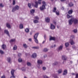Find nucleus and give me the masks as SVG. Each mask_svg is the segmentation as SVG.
Segmentation results:
<instances>
[{"label":"nucleus","instance_id":"1","mask_svg":"<svg viewBox=\"0 0 78 78\" xmlns=\"http://www.w3.org/2000/svg\"><path fill=\"white\" fill-rule=\"evenodd\" d=\"M74 22V24H76L78 23V20L76 18H72L69 20V25H71L72 24V23Z\"/></svg>","mask_w":78,"mask_h":78},{"label":"nucleus","instance_id":"2","mask_svg":"<svg viewBox=\"0 0 78 78\" xmlns=\"http://www.w3.org/2000/svg\"><path fill=\"white\" fill-rule=\"evenodd\" d=\"M43 5L42 6L40 7V9L41 11H43L44 9H46L45 8V6H47V4H46V2L45 1H43L42 2Z\"/></svg>","mask_w":78,"mask_h":78},{"label":"nucleus","instance_id":"3","mask_svg":"<svg viewBox=\"0 0 78 78\" xmlns=\"http://www.w3.org/2000/svg\"><path fill=\"white\" fill-rule=\"evenodd\" d=\"M39 35V33H37L34 36V41L36 44H38L39 43V41H38V40L37 39V37Z\"/></svg>","mask_w":78,"mask_h":78},{"label":"nucleus","instance_id":"4","mask_svg":"<svg viewBox=\"0 0 78 78\" xmlns=\"http://www.w3.org/2000/svg\"><path fill=\"white\" fill-rule=\"evenodd\" d=\"M19 6L18 5H16L15 7L12 8V12H14L16 10H19Z\"/></svg>","mask_w":78,"mask_h":78},{"label":"nucleus","instance_id":"5","mask_svg":"<svg viewBox=\"0 0 78 78\" xmlns=\"http://www.w3.org/2000/svg\"><path fill=\"white\" fill-rule=\"evenodd\" d=\"M49 41H55L56 40V38L55 37H52L51 36H49Z\"/></svg>","mask_w":78,"mask_h":78},{"label":"nucleus","instance_id":"6","mask_svg":"<svg viewBox=\"0 0 78 78\" xmlns=\"http://www.w3.org/2000/svg\"><path fill=\"white\" fill-rule=\"evenodd\" d=\"M63 46H60L57 48V50L58 51H61L62 50Z\"/></svg>","mask_w":78,"mask_h":78},{"label":"nucleus","instance_id":"7","mask_svg":"<svg viewBox=\"0 0 78 78\" xmlns=\"http://www.w3.org/2000/svg\"><path fill=\"white\" fill-rule=\"evenodd\" d=\"M7 61L9 62L11 64V58L10 57H8L7 58Z\"/></svg>","mask_w":78,"mask_h":78},{"label":"nucleus","instance_id":"8","mask_svg":"<svg viewBox=\"0 0 78 78\" xmlns=\"http://www.w3.org/2000/svg\"><path fill=\"white\" fill-rule=\"evenodd\" d=\"M50 20V18L49 17H47L45 18V21L47 23H49Z\"/></svg>","mask_w":78,"mask_h":78},{"label":"nucleus","instance_id":"9","mask_svg":"<svg viewBox=\"0 0 78 78\" xmlns=\"http://www.w3.org/2000/svg\"><path fill=\"white\" fill-rule=\"evenodd\" d=\"M51 30H54V29H55V26L53 24H51Z\"/></svg>","mask_w":78,"mask_h":78},{"label":"nucleus","instance_id":"10","mask_svg":"<svg viewBox=\"0 0 78 78\" xmlns=\"http://www.w3.org/2000/svg\"><path fill=\"white\" fill-rule=\"evenodd\" d=\"M67 74V70L66 69H65L64 70V72L63 73V75H66Z\"/></svg>","mask_w":78,"mask_h":78},{"label":"nucleus","instance_id":"11","mask_svg":"<svg viewBox=\"0 0 78 78\" xmlns=\"http://www.w3.org/2000/svg\"><path fill=\"white\" fill-rule=\"evenodd\" d=\"M5 33V34H6L9 37L10 36V35H9V31H8L7 30H5L4 31Z\"/></svg>","mask_w":78,"mask_h":78},{"label":"nucleus","instance_id":"12","mask_svg":"<svg viewBox=\"0 0 78 78\" xmlns=\"http://www.w3.org/2000/svg\"><path fill=\"white\" fill-rule=\"evenodd\" d=\"M37 62L38 64H42V61L41 60H38Z\"/></svg>","mask_w":78,"mask_h":78},{"label":"nucleus","instance_id":"13","mask_svg":"<svg viewBox=\"0 0 78 78\" xmlns=\"http://www.w3.org/2000/svg\"><path fill=\"white\" fill-rule=\"evenodd\" d=\"M62 58L63 60H65V61H66V60H67V57L66 56V55H64L62 56Z\"/></svg>","mask_w":78,"mask_h":78},{"label":"nucleus","instance_id":"14","mask_svg":"<svg viewBox=\"0 0 78 78\" xmlns=\"http://www.w3.org/2000/svg\"><path fill=\"white\" fill-rule=\"evenodd\" d=\"M2 48L3 50H5L6 48V45L5 44H3L2 45Z\"/></svg>","mask_w":78,"mask_h":78},{"label":"nucleus","instance_id":"15","mask_svg":"<svg viewBox=\"0 0 78 78\" xmlns=\"http://www.w3.org/2000/svg\"><path fill=\"white\" fill-rule=\"evenodd\" d=\"M35 5H34V7L35 8H37V7L38 6V3H37V2H35Z\"/></svg>","mask_w":78,"mask_h":78},{"label":"nucleus","instance_id":"16","mask_svg":"<svg viewBox=\"0 0 78 78\" xmlns=\"http://www.w3.org/2000/svg\"><path fill=\"white\" fill-rule=\"evenodd\" d=\"M32 58H35L37 57V55H36V53H34L32 55Z\"/></svg>","mask_w":78,"mask_h":78},{"label":"nucleus","instance_id":"17","mask_svg":"<svg viewBox=\"0 0 78 78\" xmlns=\"http://www.w3.org/2000/svg\"><path fill=\"white\" fill-rule=\"evenodd\" d=\"M70 43L71 44V45H74L75 43L73 41V39L70 40Z\"/></svg>","mask_w":78,"mask_h":78},{"label":"nucleus","instance_id":"18","mask_svg":"<svg viewBox=\"0 0 78 78\" xmlns=\"http://www.w3.org/2000/svg\"><path fill=\"white\" fill-rule=\"evenodd\" d=\"M73 12V10L71 9L68 11V14H72Z\"/></svg>","mask_w":78,"mask_h":78},{"label":"nucleus","instance_id":"19","mask_svg":"<svg viewBox=\"0 0 78 78\" xmlns=\"http://www.w3.org/2000/svg\"><path fill=\"white\" fill-rule=\"evenodd\" d=\"M14 69H12L11 71V74L12 75H14Z\"/></svg>","mask_w":78,"mask_h":78},{"label":"nucleus","instance_id":"20","mask_svg":"<svg viewBox=\"0 0 78 78\" xmlns=\"http://www.w3.org/2000/svg\"><path fill=\"white\" fill-rule=\"evenodd\" d=\"M25 31L27 33H29V32H30V30H29V29H28V28H26L25 30Z\"/></svg>","mask_w":78,"mask_h":78},{"label":"nucleus","instance_id":"21","mask_svg":"<svg viewBox=\"0 0 78 78\" xmlns=\"http://www.w3.org/2000/svg\"><path fill=\"white\" fill-rule=\"evenodd\" d=\"M43 51H44V52H47V51H48V49L45 48H44Z\"/></svg>","mask_w":78,"mask_h":78},{"label":"nucleus","instance_id":"22","mask_svg":"<svg viewBox=\"0 0 78 78\" xmlns=\"http://www.w3.org/2000/svg\"><path fill=\"white\" fill-rule=\"evenodd\" d=\"M21 70L23 72H25L26 70V68L25 67H23L21 68Z\"/></svg>","mask_w":78,"mask_h":78},{"label":"nucleus","instance_id":"23","mask_svg":"<svg viewBox=\"0 0 78 78\" xmlns=\"http://www.w3.org/2000/svg\"><path fill=\"white\" fill-rule=\"evenodd\" d=\"M20 29H23V24H20Z\"/></svg>","mask_w":78,"mask_h":78},{"label":"nucleus","instance_id":"24","mask_svg":"<svg viewBox=\"0 0 78 78\" xmlns=\"http://www.w3.org/2000/svg\"><path fill=\"white\" fill-rule=\"evenodd\" d=\"M32 48H33L34 49H39V47L38 46L37 47H32Z\"/></svg>","mask_w":78,"mask_h":78},{"label":"nucleus","instance_id":"25","mask_svg":"<svg viewBox=\"0 0 78 78\" xmlns=\"http://www.w3.org/2000/svg\"><path fill=\"white\" fill-rule=\"evenodd\" d=\"M34 12H35V10L34 9H32L30 10V12L31 13H32V14L34 13Z\"/></svg>","mask_w":78,"mask_h":78},{"label":"nucleus","instance_id":"26","mask_svg":"<svg viewBox=\"0 0 78 78\" xmlns=\"http://www.w3.org/2000/svg\"><path fill=\"white\" fill-rule=\"evenodd\" d=\"M34 23H39V21L37 20H34Z\"/></svg>","mask_w":78,"mask_h":78},{"label":"nucleus","instance_id":"27","mask_svg":"<svg viewBox=\"0 0 78 78\" xmlns=\"http://www.w3.org/2000/svg\"><path fill=\"white\" fill-rule=\"evenodd\" d=\"M74 4H73L72 3V2H70L69 3V6L71 7V6H73Z\"/></svg>","mask_w":78,"mask_h":78},{"label":"nucleus","instance_id":"28","mask_svg":"<svg viewBox=\"0 0 78 78\" xmlns=\"http://www.w3.org/2000/svg\"><path fill=\"white\" fill-rule=\"evenodd\" d=\"M65 45L66 47H68L69 46V43H66L65 44Z\"/></svg>","mask_w":78,"mask_h":78},{"label":"nucleus","instance_id":"29","mask_svg":"<svg viewBox=\"0 0 78 78\" xmlns=\"http://www.w3.org/2000/svg\"><path fill=\"white\" fill-rule=\"evenodd\" d=\"M6 26L8 28H11V26H10V24L9 23H7L6 24Z\"/></svg>","mask_w":78,"mask_h":78},{"label":"nucleus","instance_id":"30","mask_svg":"<svg viewBox=\"0 0 78 78\" xmlns=\"http://www.w3.org/2000/svg\"><path fill=\"white\" fill-rule=\"evenodd\" d=\"M62 69H60L58 70V74H59V73H62Z\"/></svg>","mask_w":78,"mask_h":78},{"label":"nucleus","instance_id":"31","mask_svg":"<svg viewBox=\"0 0 78 78\" xmlns=\"http://www.w3.org/2000/svg\"><path fill=\"white\" fill-rule=\"evenodd\" d=\"M23 47L25 48H27V45L26 44H23Z\"/></svg>","mask_w":78,"mask_h":78},{"label":"nucleus","instance_id":"32","mask_svg":"<svg viewBox=\"0 0 78 78\" xmlns=\"http://www.w3.org/2000/svg\"><path fill=\"white\" fill-rule=\"evenodd\" d=\"M13 49L14 50H17V46H16V45L14 46Z\"/></svg>","mask_w":78,"mask_h":78},{"label":"nucleus","instance_id":"33","mask_svg":"<svg viewBox=\"0 0 78 78\" xmlns=\"http://www.w3.org/2000/svg\"><path fill=\"white\" fill-rule=\"evenodd\" d=\"M15 41V39H12L10 41V42H13Z\"/></svg>","mask_w":78,"mask_h":78},{"label":"nucleus","instance_id":"34","mask_svg":"<svg viewBox=\"0 0 78 78\" xmlns=\"http://www.w3.org/2000/svg\"><path fill=\"white\" fill-rule=\"evenodd\" d=\"M34 19H36V20H39V18L37 16H35L34 17Z\"/></svg>","mask_w":78,"mask_h":78},{"label":"nucleus","instance_id":"35","mask_svg":"<svg viewBox=\"0 0 78 78\" xmlns=\"http://www.w3.org/2000/svg\"><path fill=\"white\" fill-rule=\"evenodd\" d=\"M73 31L75 33H77V30L76 29H74L73 30Z\"/></svg>","mask_w":78,"mask_h":78},{"label":"nucleus","instance_id":"36","mask_svg":"<svg viewBox=\"0 0 78 78\" xmlns=\"http://www.w3.org/2000/svg\"><path fill=\"white\" fill-rule=\"evenodd\" d=\"M56 14L57 15H59V12L58 10H57L56 12Z\"/></svg>","mask_w":78,"mask_h":78},{"label":"nucleus","instance_id":"37","mask_svg":"<svg viewBox=\"0 0 78 78\" xmlns=\"http://www.w3.org/2000/svg\"><path fill=\"white\" fill-rule=\"evenodd\" d=\"M70 17H71L72 18H72H73V17H72V16H70L69 15H67L68 19H69V18H70Z\"/></svg>","mask_w":78,"mask_h":78},{"label":"nucleus","instance_id":"38","mask_svg":"<svg viewBox=\"0 0 78 78\" xmlns=\"http://www.w3.org/2000/svg\"><path fill=\"white\" fill-rule=\"evenodd\" d=\"M27 65L28 66H31V64L30 62H28L27 63Z\"/></svg>","mask_w":78,"mask_h":78},{"label":"nucleus","instance_id":"39","mask_svg":"<svg viewBox=\"0 0 78 78\" xmlns=\"http://www.w3.org/2000/svg\"><path fill=\"white\" fill-rule=\"evenodd\" d=\"M0 53L3 55L4 54V52L2 50H0Z\"/></svg>","mask_w":78,"mask_h":78},{"label":"nucleus","instance_id":"40","mask_svg":"<svg viewBox=\"0 0 78 78\" xmlns=\"http://www.w3.org/2000/svg\"><path fill=\"white\" fill-rule=\"evenodd\" d=\"M31 4L30 3L28 4V7L30 9L31 8Z\"/></svg>","mask_w":78,"mask_h":78},{"label":"nucleus","instance_id":"41","mask_svg":"<svg viewBox=\"0 0 78 78\" xmlns=\"http://www.w3.org/2000/svg\"><path fill=\"white\" fill-rule=\"evenodd\" d=\"M15 4H16V1H15V0H13V5H15Z\"/></svg>","mask_w":78,"mask_h":78},{"label":"nucleus","instance_id":"42","mask_svg":"<svg viewBox=\"0 0 78 78\" xmlns=\"http://www.w3.org/2000/svg\"><path fill=\"white\" fill-rule=\"evenodd\" d=\"M19 62H20L22 61V59L21 58H20L18 59Z\"/></svg>","mask_w":78,"mask_h":78},{"label":"nucleus","instance_id":"43","mask_svg":"<svg viewBox=\"0 0 78 78\" xmlns=\"http://www.w3.org/2000/svg\"><path fill=\"white\" fill-rule=\"evenodd\" d=\"M56 8L55 7L54 9V10H53V12H56Z\"/></svg>","mask_w":78,"mask_h":78},{"label":"nucleus","instance_id":"44","mask_svg":"<svg viewBox=\"0 0 78 78\" xmlns=\"http://www.w3.org/2000/svg\"><path fill=\"white\" fill-rule=\"evenodd\" d=\"M53 76L54 78H58V77L57 76L56 74H54Z\"/></svg>","mask_w":78,"mask_h":78},{"label":"nucleus","instance_id":"45","mask_svg":"<svg viewBox=\"0 0 78 78\" xmlns=\"http://www.w3.org/2000/svg\"><path fill=\"white\" fill-rule=\"evenodd\" d=\"M57 64H58V62H55L53 64V65L54 66H56V65H57Z\"/></svg>","mask_w":78,"mask_h":78},{"label":"nucleus","instance_id":"46","mask_svg":"<svg viewBox=\"0 0 78 78\" xmlns=\"http://www.w3.org/2000/svg\"><path fill=\"white\" fill-rule=\"evenodd\" d=\"M0 6L3 8V7H4V5H3L2 3H1L0 4Z\"/></svg>","mask_w":78,"mask_h":78},{"label":"nucleus","instance_id":"47","mask_svg":"<svg viewBox=\"0 0 78 78\" xmlns=\"http://www.w3.org/2000/svg\"><path fill=\"white\" fill-rule=\"evenodd\" d=\"M10 78H16V77L14 76V75H12V76H11Z\"/></svg>","mask_w":78,"mask_h":78},{"label":"nucleus","instance_id":"48","mask_svg":"<svg viewBox=\"0 0 78 78\" xmlns=\"http://www.w3.org/2000/svg\"><path fill=\"white\" fill-rule=\"evenodd\" d=\"M38 3L39 5H41V1H38Z\"/></svg>","mask_w":78,"mask_h":78},{"label":"nucleus","instance_id":"49","mask_svg":"<svg viewBox=\"0 0 78 78\" xmlns=\"http://www.w3.org/2000/svg\"><path fill=\"white\" fill-rule=\"evenodd\" d=\"M40 64H38L37 65V67H38V69H40V65H39Z\"/></svg>","mask_w":78,"mask_h":78},{"label":"nucleus","instance_id":"50","mask_svg":"<svg viewBox=\"0 0 78 78\" xmlns=\"http://www.w3.org/2000/svg\"><path fill=\"white\" fill-rule=\"evenodd\" d=\"M75 78H78V74H76V75Z\"/></svg>","mask_w":78,"mask_h":78},{"label":"nucleus","instance_id":"51","mask_svg":"<svg viewBox=\"0 0 78 78\" xmlns=\"http://www.w3.org/2000/svg\"><path fill=\"white\" fill-rule=\"evenodd\" d=\"M21 55H22V54L20 53H18V56L20 57V56H21Z\"/></svg>","mask_w":78,"mask_h":78},{"label":"nucleus","instance_id":"52","mask_svg":"<svg viewBox=\"0 0 78 78\" xmlns=\"http://www.w3.org/2000/svg\"><path fill=\"white\" fill-rule=\"evenodd\" d=\"M44 78H48V77L47 76H44Z\"/></svg>","mask_w":78,"mask_h":78},{"label":"nucleus","instance_id":"53","mask_svg":"<svg viewBox=\"0 0 78 78\" xmlns=\"http://www.w3.org/2000/svg\"><path fill=\"white\" fill-rule=\"evenodd\" d=\"M1 78H6L5 77V75H3L1 77Z\"/></svg>","mask_w":78,"mask_h":78},{"label":"nucleus","instance_id":"54","mask_svg":"<svg viewBox=\"0 0 78 78\" xmlns=\"http://www.w3.org/2000/svg\"><path fill=\"white\" fill-rule=\"evenodd\" d=\"M43 69L44 70H46V68L45 67H43Z\"/></svg>","mask_w":78,"mask_h":78},{"label":"nucleus","instance_id":"55","mask_svg":"<svg viewBox=\"0 0 78 78\" xmlns=\"http://www.w3.org/2000/svg\"><path fill=\"white\" fill-rule=\"evenodd\" d=\"M46 41H44L42 43V44H44L45 43V42Z\"/></svg>","mask_w":78,"mask_h":78},{"label":"nucleus","instance_id":"56","mask_svg":"<svg viewBox=\"0 0 78 78\" xmlns=\"http://www.w3.org/2000/svg\"><path fill=\"white\" fill-rule=\"evenodd\" d=\"M66 0H60V1L62 2H66Z\"/></svg>","mask_w":78,"mask_h":78},{"label":"nucleus","instance_id":"57","mask_svg":"<svg viewBox=\"0 0 78 78\" xmlns=\"http://www.w3.org/2000/svg\"><path fill=\"white\" fill-rule=\"evenodd\" d=\"M47 56V55H44V58H46Z\"/></svg>","mask_w":78,"mask_h":78},{"label":"nucleus","instance_id":"58","mask_svg":"<svg viewBox=\"0 0 78 78\" xmlns=\"http://www.w3.org/2000/svg\"><path fill=\"white\" fill-rule=\"evenodd\" d=\"M76 48V47H75V46H73V48Z\"/></svg>","mask_w":78,"mask_h":78},{"label":"nucleus","instance_id":"59","mask_svg":"<svg viewBox=\"0 0 78 78\" xmlns=\"http://www.w3.org/2000/svg\"><path fill=\"white\" fill-rule=\"evenodd\" d=\"M71 37H72L73 39V38H75V36H72Z\"/></svg>","mask_w":78,"mask_h":78},{"label":"nucleus","instance_id":"60","mask_svg":"<svg viewBox=\"0 0 78 78\" xmlns=\"http://www.w3.org/2000/svg\"><path fill=\"white\" fill-rule=\"evenodd\" d=\"M44 37L45 39H46V35H44Z\"/></svg>","mask_w":78,"mask_h":78},{"label":"nucleus","instance_id":"61","mask_svg":"<svg viewBox=\"0 0 78 78\" xmlns=\"http://www.w3.org/2000/svg\"><path fill=\"white\" fill-rule=\"evenodd\" d=\"M32 33H33L32 32H30V35H32Z\"/></svg>","mask_w":78,"mask_h":78},{"label":"nucleus","instance_id":"62","mask_svg":"<svg viewBox=\"0 0 78 78\" xmlns=\"http://www.w3.org/2000/svg\"><path fill=\"white\" fill-rule=\"evenodd\" d=\"M29 41H31V38L29 39Z\"/></svg>","mask_w":78,"mask_h":78},{"label":"nucleus","instance_id":"63","mask_svg":"<svg viewBox=\"0 0 78 78\" xmlns=\"http://www.w3.org/2000/svg\"><path fill=\"white\" fill-rule=\"evenodd\" d=\"M71 74H72V75H75V73H72Z\"/></svg>","mask_w":78,"mask_h":78},{"label":"nucleus","instance_id":"64","mask_svg":"<svg viewBox=\"0 0 78 78\" xmlns=\"http://www.w3.org/2000/svg\"><path fill=\"white\" fill-rule=\"evenodd\" d=\"M62 10H64V7H62Z\"/></svg>","mask_w":78,"mask_h":78}]
</instances>
